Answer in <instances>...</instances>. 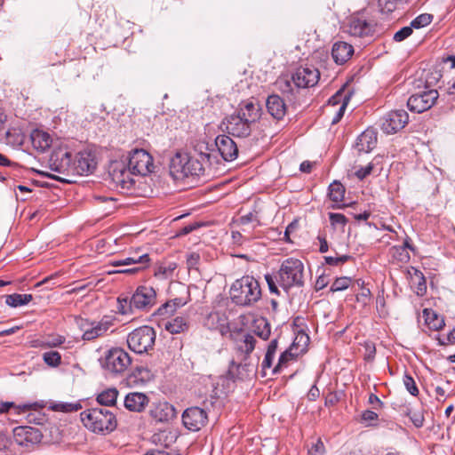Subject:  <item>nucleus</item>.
<instances>
[{"mask_svg":"<svg viewBox=\"0 0 455 455\" xmlns=\"http://www.w3.org/2000/svg\"><path fill=\"white\" fill-rule=\"evenodd\" d=\"M372 169L373 164L370 163L366 166L360 167L358 170H356L355 176L362 180L371 173Z\"/></svg>","mask_w":455,"mask_h":455,"instance_id":"obj_58","label":"nucleus"},{"mask_svg":"<svg viewBox=\"0 0 455 455\" xmlns=\"http://www.w3.org/2000/svg\"><path fill=\"white\" fill-rule=\"evenodd\" d=\"M377 144V133L373 130H365L356 140V148L359 152L368 153Z\"/></svg>","mask_w":455,"mask_h":455,"instance_id":"obj_29","label":"nucleus"},{"mask_svg":"<svg viewBox=\"0 0 455 455\" xmlns=\"http://www.w3.org/2000/svg\"><path fill=\"white\" fill-rule=\"evenodd\" d=\"M50 169L67 177L74 176L72 154L68 151L54 152L49 160Z\"/></svg>","mask_w":455,"mask_h":455,"instance_id":"obj_18","label":"nucleus"},{"mask_svg":"<svg viewBox=\"0 0 455 455\" xmlns=\"http://www.w3.org/2000/svg\"><path fill=\"white\" fill-rule=\"evenodd\" d=\"M32 299L33 296L31 294L13 293L5 296V303L12 307L27 305Z\"/></svg>","mask_w":455,"mask_h":455,"instance_id":"obj_39","label":"nucleus"},{"mask_svg":"<svg viewBox=\"0 0 455 455\" xmlns=\"http://www.w3.org/2000/svg\"><path fill=\"white\" fill-rule=\"evenodd\" d=\"M342 100V103L340 104L339 109L335 113L334 116L331 119V124H338L344 116L346 108L347 106L348 98L343 97L342 90L338 91L330 100L329 104L331 106H336L339 104Z\"/></svg>","mask_w":455,"mask_h":455,"instance_id":"obj_33","label":"nucleus"},{"mask_svg":"<svg viewBox=\"0 0 455 455\" xmlns=\"http://www.w3.org/2000/svg\"><path fill=\"white\" fill-rule=\"evenodd\" d=\"M351 278L347 276L338 277L332 283L330 290L332 292L344 291L347 288H348V286L351 283Z\"/></svg>","mask_w":455,"mask_h":455,"instance_id":"obj_48","label":"nucleus"},{"mask_svg":"<svg viewBox=\"0 0 455 455\" xmlns=\"http://www.w3.org/2000/svg\"><path fill=\"white\" fill-rule=\"evenodd\" d=\"M108 173L111 183L116 189L123 194L132 193L135 185L133 179L135 174L130 170L126 162H112L109 165Z\"/></svg>","mask_w":455,"mask_h":455,"instance_id":"obj_6","label":"nucleus"},{"mask_svg":"<svg viewBox=\"0 0 455 455\" xmlns=\"http://www.w3.org/2000/svg\"><path fill=\"white\" fill-rule=\"evenodd\" d=\"M412 32L413 28L411 25L403 27L395 33L393 39L395 42H402L408 38L412 34Z\"/></svg>","mask_w":455,"mask_h":455,"instance_id":"obj_55","label":"nucleus"},{"mask_svg":"<svg viewBox=\"0 0 455 455\" xmlns=\"http://www.w3.org/2000/svg\"><path fill=\"white\" fill-rule=\"evenodd\" d=\"M345 187L339 181H333L329 186V197L333 203L339 204L345 196Z\"/></svg>","mask_w":455,"mask_h":455,"instance_id":"obj_40","label":"nucleus"},{"mask_svg":"<svg viewBox=\"0 0 455 455\" xmlns=\"http://www.w3.org/2000/svg\"><path fill=\"white\" fill-rule=\"evenodd\" d=\"M438 97V92L434 89L419 92L408 99L407 106L412 112L422 113L431 108Z\"/></svg>","mask_w":455,"mask_h":455,"instance_id":"obj_12","label":"nucleus"},{"mask_svg":"<svg viewBox=\"0 0 455 455\" xmlns=\"http://www.w3.org/2000/svg\"><path fill=\"white\" fill-rule=\"evenodd\" d=\"M31 141L36 149L44 152L51 147L52 140L47 132L35 130L31 133Z\"/></svg>","mask_w":455,"mask_h":455,"instance_id":"obj_32","label":"nucleus"},{"mask_svg":"<svg viewBox=\"0 0 455 455\" xmlns=\"http://www.w3.org/2000/svg\"><path fill=\"white\" fill-rule=\"evenodd\" d=\"M257 339L248 332H241L239 338L235 340V348L240 357H245V361L250 358V355L254 350Z\"/></svg>","mask_w":455,"mask_h":455,"instance_id":"obj_26","label":"nucleus"},{"mask_svg":"<svg viewBox=\"0 0 455 455\" xmlns=\"http://www.w3.org/2000/svg\"><path fill=\"white\" fill-rule=\"evenodd\" d=\"M267 112L276 120H282L286 114V104L277 94H271L266 100Z\"/></svg>","mask_w":455,"mask_h":455,"instance_id":"obj_27","label":"nucleus"},{"mask_svg":"<svg viewBox=\"0 0 455 455\" xmlns=\"http://www.w3.org/2000/svg\"><path fill=\"white\" fill-rule=\"evenodd\" d=\"M115 318L104 315L100 321H89L84 318L76 319V323L83 332L82 339L86 341L104 336L114 325Z\"/></svg>","mask_w":455,"mask_h":455,"instance_id":"obj_8","label":"nucleus"},{"mask_svg":"<svg viewBox=\"0 0 455 455\" xmlns=\"http://www.w3.org/2000/svg\"><path fill=\"white\" fill-rule=\"evenodd\" d=\"M425 323L429 329L439 331L444 326V320L432 309L426 308L423 311Z\"/></svg>","mask_w":455,"mask_h":455,"instance_id":"obj_35","label":"nucleus"},{"mask_svg":"<svg viewBox=\"0 0 455 455\" xmlns=\"http://www.w3.org/2000/svg\"><path fill=\"white\" fill-rule=\"evenodd\" d=\"M265 279H266V282L267 283V286H268V290L271 293H275L276 295H279V290H278V287L276 285V277L275 276H273L272 275L270 274H267L265 275Z\"/></svg>","mask_w":455,"mask_h":455,"instance_id":"obj_57","label":"nucleus"},{"mask_svg":"<svg viewBox=\"0 0 455 455\" xmlns=\"http://www.w3.org/2000/svg\"><path fill=\"white\" fill-rule=\"evenodd\" d=\"M187 302L180 298H176L172 300L167 301L165 304L162 305L157 313L160 315H172L173 314L178 307L184 306Z\"/></svg>","mask_w":455,"mask_h":455,"instance_id":"obj_42","label":"nucleus"},{"mask_svg":"<svg viewBox=\"0 0 455 455\" xmlns=\"http://www.w3.org/2000/svg\"><path fill=\"white\" fill-rule=\"evenodd\" d=\"M407 415L410 417L411 422L413 423V425L419 428V427H422L423 425H424V416L421 412H417V411H409L407 413Z\"/></svg>","mask_w":455,"mask_h":455,"instance_id":"obj_56","label":"nucleus"},{"mask_svg":"<svg viewBox=\"0 0 455 455\" xmlns=\"http://www.w3.org/2000/svg\"><path fill=\"white\" fill-rule=\"evenodd\" d=\"M246 118L251 124L257 123L261 116V107L253 100H248L239 104L236 112Z\"/></svg>","mask_w":455,"mask_h":455,"instance_id":"obj_24","label":"nucleus"},{"mask_svg":"<svg viewBox=\"0 0 455 455\" xmlns=\"http://www.w3.org/2000/svg\"><path fill=\"white\" fill-rule=\"evenodd\" d=\"M409 122V115L403 109L391 110L381 120V130L386 134H395Z\"/></svg>","mask_w":455,"mask_h":455,"instance_id":"obj_14","label":"nucleus"},{"mask_svg":"<svg viewBox=\"0 0 455 455\" xmlns=\"http://www.w3.org/2000/svg\"><path fill=\"white\" fill-rule=\"evenodd\" d=\"M227 319L218 312L210 313L204 319V324L209 330L219 331L221 334L226 331Z\"/></svg>","mask_w":455,"mask_h":455,"instance_id":"obj_31","label":"nucleus"},{"mask_svg":"<svg viewBox=\"0 0 455 455\" xmlns=\"http://www.w3.org/2000/svg\"><path fill=\"white\" fill-rule=\"evenodd\" d=\"M389 253L392 259L399 263H407L411 259L409 252L404 250V247H400L399 245L392 246Z\"/></svg>","mask_w":455,"mask_h":455,"instance_id":"obj_43","label":"nucleus"},{"mask_svg":"<svg viewBox=\"0 0 455 455\" xmlns=\"http://www.w3.org/2000/svg\"><path fill=\"white\" fill-rule=\"evenodd\" d=\"M14 437L19 444L28 445L40 443L43 435L36 427L20 426L14 428Z\"/></svg>","mask_w":455,"mask_h":455,"instance_id":"obj_23","label":"nucleus"},{"mask_svg":"<svg viewBox=\"0 0 455 455\" xmlns=\"http://www.w3.org/2000/svg\"><path fill=\"white\" fill-rule=\"evenodd\" d=\"M80 419L88 430L99 435H108L117 427L116 415L108 408L86 409L80 413Z\"/></svg>","mask_w":455,"mask_h":455,"instance_id":"obj_3","label":"nucleus"},{"mask_svg":"<svg viewBox=\"0 0 455 455\" xmlns=\"http://www.w3.org/2000/svg\"><path fill=\"white\" fill-rule=\"evenodd\" d=\"M403 385L406 388V390L413 396H418L419 395V389L417 387V385H416V382L414 380V379L405 373L404 376H403Z\"/></svg>","mask_w":455,"mask_h":455,"instance_id":"obj_49","label":"nucleus"},{"mask_svg":"<svg viewBox=\"0 0 455 455\" xmlns=\"http://www.w3.org/2000/svg\"><path fill=\"white\" fill-rule=\"evenodd\" d=\"M308 455H324L325 447L323 441L320 438L315 439L311 443V446L308 448Z\"/></svg>","mask_w":455,"mask_h":455,"instance_id":"obj_50","label":"nucleus"},{"mask_svg":"<svg viewBox=\"0 0 455 455\" xmlns=\"http://www.w3.org/2000/svg\"><path fill=\"white\" fill-rule=\"evenodd\" d=\"M253 332L263 340L268 339L271 329L267 320L264 317L255 319L253 322Z\"/></svg>","mask_w":455,"mask_h":455,"instance_id":"obj_37","label":"nucleus"},{"mask_svg":"<svg viewBox=\"0 0 455 455\" xmlns=\"http://www.w3.org/2000/svg\"><path fill=\"white\" fill-rule=\"evenodd\" d=\"M44 362L51 367H58L61 363V355L58 351H48L43 355Z\"/></svg>","mask_w":455,"mask_h":455,"instance_id":"obj_46","label":"nucleus"},{"mask_svg":"<svg viewBox=\"0 0 455 455\" xmlns=\"http://www.w3.org/2000/svg\"><path fill=\"white\" fill-rule=\"evenodd\" d=\"M308 341H309V337L306 333H304V332L299 333L297 335V337L295 338V340L293 341V343L291 345V347L289 348H287L286 350H284L280 355L277 363L274 366V368L272 370V374L275 375V374L282 372V371L283 369H285L289 366L291 362L296 361L299 354L297 352H293L295 347L299 342H303L304 345L306 346Z\"/></svg>","mask_w":455,"mask_h":455,"instance_id":"obj_17","label":"nucleus"},{"mask_svg":"<svg viewBox=\"0 0 455 455\" xmlns=\"http://www.w3.org/2000/svg\"><path fill=\"white\" fill-rule=\"evenodd\" d=\"M158 421H166L174 416V408L167 403H160L153 411Z\"/></svg>","mask_w":455,"mask_h":455,"instance_id":"obj_41","label":"nucleus"},{"mask_svg":"<svg viewBox=\"0 0 455 455\" xmlns=\"http://www.w3.org/2000/svg\"><path fill=\"white\" fill-rule=\"evenodd\" d=\"M365 349H366V354L364 355V358L366 360H372L375 357V354H376V348H375L374 344L371 342H366Z\"/></svg>","mask_w":455,"mask_h":455,"instance_id":"obj_60","label":"nucleus"},{"mask_svg":"<svg viewBox=\"0 0 455 455\" xmlns=\"http://www.w3.org/2000/svg\"><path fill=\"white\" fill-rule=\"evenodd\" d=\"M66 338L60 334H50L43 341V347H57L64 344Z\"/></svg>","mask_w":455,"mask_h":455,"instance_id":"obj_45","label":"nucleus"},{"mask_svg":"<svg viewBox=\"0 0 455 455\" xmlns=\"http://www.w3.org/2000/svg\"><path fill=\"white\" fill-rule=\"evenodd\" d=\"M208 153H201L199 158L186 153L177 152L170 162V174L175 180H183L189 176H200L204 172L205 164L210 162Z\"/></svg>","mask_w":455,"mask_h":455,"instance_id":"obj_2","label":"nucleus"},{"mask_svg":"<svg viewBox=\"0 0 455 455\" xmlns=\"http://www.w3.org/2000/svg\"><path fill=\"white\" fill-rule=\"evenodd\" d=\"M215 146L223 160L231 162L237 158L238 147L230 135H218L215 139Z\"/></svg>","mask_w":455,"mask_h":455,"instance_id":"obj_22","label":"nucleus"},{"mask_svg":"<svg viewBox=\"0 0 455 455\" xmlns=\"http://www.w3.org/2000/svg\"><path fill=\"white\" fill-rule=\"evenodd\" d=\"M279 283L285 290L292 286H302L304 283V265L295 258L284 259L278 271Z\"/></svg>","mask_w":455,"mask_h":455,"instance_id":"obj_5","label":"nucleus"},{"mask_svg":"<svg viewBox=\"0 0 455 455\" xmlns=\"http://www.w3.org/2000/svg\"><path fill=\"white\" fill-rule=\"evenodd\" d=\"M320 72L313 66L299 67L291 74L279 77L275 85L277 89L290 100L294 101L301 89H307L317 84Z\"/></svg>","mask_w":455,"mask_h":455,"instance_id":"obj_1","label":"nucleus"},{"mask_svg":"<svg viewBox=\"0 0 455 455\" xmlns=\"http://www.w3.org/2000/svg\"><path fill=\"white\" fill-rule=\"evenodd\" d=\"M329 283V278L328 276L324 275L323 274L319 275L315 282V289L317 291L323 290L325 288Z\"/></svg>","mask_w":455,"mask_h":455,"instance_id":"obj_61","label":"nucleus"},{"mask_svg":"<svg viewBox=\"0 0 455 455\" xmlns=\"http://www.w3.org/2000/svg\"><path fill=\"white\" fill-rule=\"evenodd\" d=\"M148 396L143 393H129L124 398V406L131 411L140 412L148 403Z\"/></svg>","mask_w":455,"mask_h":455,"instance_id":"obj_28","label":"nucleus"},{"mask_svg":"<svg viewBox=\"0 0 455 455\" xmlns=\"http://www.w3.org/2000/svg\"><path fill=\"white\" fill-rule=\"evenodd\" d=\"M329 220L331 224V226L337 228H344L347 223V219L344 214L341 213H336V212H330L329 213Z\"/></svg>","mask_w":455,"mask_h":455,"instance_id":"obj_51","label":"nucleus"},{"mask_svg":"<svg viewBox=\"0 0 455 455\" xmlns=\"http://www.w3.org/2000/svg\"><path fill=\"white\" fill-rule=\"evenodd\" d=\"M207 421V412L198 406L189 407L182 413V423L189 431H199L206 425Z\"/></svg>","mask_w":455,"mask_h":455,"instance_id":"obj_15","label":"nucleus"},{"mask_svg":"<svg viewBox=\"0 0 455 455\" xmlns=\"http://www.w3.org/2000/svg\"><path fill=\"white\" fill-rule=\"evenodd\" d=\"M259 358L256 363H252L250 358L245 361V357H241V362L236 363L235 361L230 363L228 377L232 380L245 379L256 371Z\"/></svg>","mask_w":455,"mask_h":455,"instance_id":"obj_21","label":"nucleus"},{"mask_svg":"<svg viewBox=\"0 0 455 455\" xmlns=\"http://www.w3.org/2000/svg\"><path fill=\"white\" fill-rule=\"evenodd\" d=\"M379 418L378 414L372 411L366 410L362 413V419L365 422H371L377 420Z\"/></svg>","mask_w":455,"mask_h":455,"instance_id":"obj_62","label":"nucleus"},{"mask_svg":"<svg viewBox=\"0 0 455 455\" xmlns=\"http://www.w3.org/2000/svg\"><path fill=\"white\" fill-rule=\"evenodd\" d=\"M188 324L182 316H177L165 323V330L172 334H178L187 331Z\"/></svg>","mask_w":455,"mask_h":455,"instance_id":"obj_38","label":"nucleus"},{"mask_svg":"<svg viewBox=\"0 0 455 455\" xmlns=\"http://www.w3.org/2000/svg\"><path fill=\"white\" fill-rule=\"evenodd\" d=\"M200 260V255L197 252H191L187 256V265L189 269L196 268Z\"/></svg>","mask_w":455,"mask_h":455,"instance_id":"obj_59","label":"nucleus"},{"mask_svg":"<svg viewBox=\"0 0 455 455\" xmlns=\"http://www.w3.org/2000/svg\"><path fill=\"white\" fill-rule=\"evenodd\" d=\"M251 125L246 118L235 112L225 117L221 122V126L224 127L223 130L228 135L240 139H244L251 135Z\"/></svg>","mask_w":455,"mask_h":455,"instance_id":"obj_11","label":"nucleus"},{"mask_svg":"<svg viewBox=\"0 0 455 455\" xmlns=\"http://www.w3.org/2000/svg\"><path fill=\"white\" fill-rule=\"evenodd\" d=\"M278 347V340L277 339H272L267 348V352L265 354L264 359L261 363V371L264 376L267 375V371H270L272 372V370L275 365H273L274 359L275 356V353Z\"/></svg>","mask_w":455,"mask_h":455,"instance_id":"obj_30","label":"nucleus"},{"mask_svg":"<svg viewBox=\"0 0 455 455\" xmlns=\"http://www.w3.org/2000/svg\"><path fill=\"white\" fill-rule=\"evenodd\" d=\"M126 164L134 174L145 176L154 169L153 157L144 149L130 152Z\"/></svg>","mask_w":455,"mask_h":455,"instance_id":"obj_10","label":"nucleus"},{"mask_svg":"<svg viewBox=\"0 0 455 455\" xmlns=\"http://www.w3.org/2000/svg\"><path fill=\"white\" fill-rule=\"evenodd\" d=\"M176 267L177 264L174 262H170L166 265H161L156 270L155 275L161 279H167L172 275Z\"/></svg>","mask_w":455,"mask_h":455,"instance_id":"obj_44","label":"nucleus"},{"mask_svg":"<svg viewBox=\"0 0 455 455\" xmlns=\"http://www.w3.org/2000/svg\"><path fill=\"white\" fill-rule=\"evenodd\" d=\"M374 26L360 13L353 14L349 17L346 27V32L355 37H364L372 35Z\"/></svg>","mask_w":455,"mask_h":455,"instance_id":"obj_16","label":"nucleus"},{"mask_svg":"<svg viewBox=\"0 0 455 455\" xmlns=\"http://www.w3.org/2000/svg\"><path fill=\"white\" fill-rule=\"evenodd\" d=\"M156 291L149 286L137 288L130 299V307L139 310L148 309L155 304Z\"/></svg>","mask_w":455,"mask_h":455,"instance_id":"obj_20","label":"nucleus"},{"mask_svg":"<svg viewBox=\"0 0 455 455\" xmlns=\"http://www.w3.org/2000/svg\"><path fill=\"white\" fill-rule=\"evenodd\" d=\"M354 52L352 44L343 41H337L332 44L331 57L336 64L343 65L351 59Z\"/></svg>","mask_w":455,"mask_h":455,"instance_id":"obj_25","label":"nucleus"},{"mask_svg":"<svg viewBox=\"0 0 455 455\" xmlns=\"http://www.w3.org/2000/svg\"><path fill=\"white\" fill-rule=\"evenodd\" d=\"M156 337L155 330L150 326L144 325L128 334L127 344L134 353L144 354L153 349Z\"/></svg>","mask_w":455,"mask_h":455,"instance_id":"obj_7","label":"nucleus"},{"mask_svg":"<svg viewBox=\"0 0 455 455\" xmlns=\"http://www.w3.org/2000/svg\"><path fill=\"white\" fill-rule=\"evenodd\" d=\"M118 390L115 387L107 388L98 394L96 401L100 405L107 407H113L118 397Z\"/></svg>","mask_w":455,"mask_h":455,"instance_id":"obj_34","label":"nucleus"},{"mask_svg":"<svg viewBox=\"0 0 455 455\" xmlns=\"http://www.w3.org/2000/svg\"><path fill=\"white\" fill-rule=\"evenodd\" d=\"M229 294L235 305L250 307L260 299L261 289L253 276L244 275L233 283Z\"/></svg>","mask_w":455,"mask_h":455,"instance_id":"obj_4","label":"nucleus"},{"mask_svg":"<svg viewBox=\"0 0 455 455\" xmlns=\"http://www.w3.org/2000/svg\"><path fill=\"white\" fill-rule=\"evenodd\" d=\"M369 403H371L374 409L380 408L383 405L382 401L374 394L370 395Z\"/></svg>","mask_w":455,"mask_h":455,"instance_id":"obj_64","label":"nucleus"},{"mask_svg":"<svg viewBox=\"0 0 455 455\" xmlns=\"http://www.w3.org/2000/svg\"><path fill=\"white\" fill-rule=\"evenodd\" d=\"M140 249H137L135 251L131 252V256H129V257L110 261V266H112V267L129 266V265H132V264L140 265L139 267L126 268L125 270H109L108 273L109 274H136L139 271L148 267L150 263L149 255L148 253L140 254Z\"/></svg>","mask_w":455,"mask_h":455,"instance_id":"obj_9","label":"nucleus"},{"mask_svg":"<svg viewBox=\"0 0 455 455\" xmlns=\"http://www.w3.org/2000/svg\"><path fill=\"white\" fill-rule=\"evenodd\" d=\"M317 240L319 242V251L321 253H325L328 251L329 250V246H328V242L325 238V236H323V235H318L317 236Z\"/></svg>","mask_w":455,"mask_h":455,"instance_id":"obj_63","label":"nucleus"},{"mask_svg":"<svg viewBox=\"0 0 455 455\" xmlns=\"http://www.w3.org/2000/svg\"><path fill=\"white\" fill-rule=\"evenodd\" d=\"M432 20L433 16L431 14L422 13L411 21V26L413 29H419L429 25Z\"/></svg>","mask_w":455,"mask_h":455,"instance_id":"obj_47","label":"nucleus"},{"mask_svg":"<svg viewBox=\"0 0 455 455\" xmlns=\"http://www.w3.org/2000/svg\"><path fill=\"white\" fill-rule=\"evenodd\" d=\"M397 0H378L379 11L382 13L388 14L396 8Z\"/></svg>","mask_w":455,"mask_h":455,"instance_id":"obj_52","label":"nucleus"},{"mask_svg":"<svg viewBox=\"0 0 455 455\" xmlns=\"http://www.w3.org/2000/svg\"><path fill=\"white\" fill-rule=\"evenodd\" d=\"M74 176L88 175L96 169L97 162L91 151L84 150L78 152L75 158H72Z\"/></svg>","mask_w":455,"mask_h":455,"instance_id":"obj_19","label":"nucleus"},{"mask_svg":"<svg viewBox=\"0 0 455 455\" xmlns=\"http://www.w3.org/2000/svg\"><path fill=\"white\" fill-rule=\"evenodd\" d=\"M413 270L414 275L419 279L418 287H417V294L418 295H424L427 291V284H426V279L421 271L415 267H411Z\"/></svg>","mask_w":455,"mask_h":455,"instance_id":"obj_53","label":"nucleus"},{"mask_svg":"<svg viewBox=\"0 0 455 455\" xmlns=\"http://www.w3.org/2000/svg\"><path fill=\"white\" fill-rule=\"evenodd\" d=\"M48 408L52 411L59 412H73L82 409V405L79 402L68 403V402H50Z\"/></svg>","mask_w":455,"mask_h":455,"instance_id":"obj_36","label":"nucleus"},{"mask_svg":"<svg viewBox=\"0 0 455 455\" xmlns=\"http://www.w3.org/2000/svg\"><path fill=\"white\" fill-rule=\"evenodd\" d=\"M131 363L132 359L129 354L123 348L116 347L108 352L104 367L113 373H121L127 369Z\"/></svg>","mask_w":455,"mask_h":455,"instance_id":"obj_13","label":"nucleus"},{"mask_svg":"<svg viewBox=\"0 0 455 455\" xmlns=\"http://www.w3.org/2000/svg\"><path fill=\"white\" fill-rule=\"evenodd\" d=\"M352 257L349 255H341L337 257L325 256L324 262L330 266H339L347 262Z\"/></svg>","mask_w":455,"mask_h":455,"instance_id":"obj_54","label":"nucleus"}]
</instances>
